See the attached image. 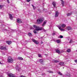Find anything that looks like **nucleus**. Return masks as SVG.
<instances>
[{
    "label": "nucleus",
    "instance_id": "24",
    "mask_svg": "<svg viewBox=\"0 0 77 77\" xmlns=\"http://www.w3.org/2000/svg\"><path fill=\"white\" fill-rule=\"evenodd\" d=\"M63 38V37L62 35H60L58 36L59 38Z\"/></svg>",
    "mask_w": 77,
    "mask_h": 77
},
{
    "label": "nucleus",
    "instance_id": "2",
    "mask_svg": "<svg viewBox=\"0 0 77 77\" xmlns=\"http://www.w3.org/2000/svg\"><path fill=\"white\" fill-rule=\"evenodd\" d=\"M44 18L43 17H41L37 20V23L38 24H40L41 23H42V22L44 21Z\"/></svg>",
    "mask_w": 77,
    "mask_h": 77
},
{
    "label": "nucleus",
    "instance_id": "33",
    "mask_svg": "<svg viewBox=\"0 0 77 77\" xmlns=\"http://www.w3.org/2000/svg\"><path fill=\"white\" fill-rule=\"evenodd\" d=\"M52 35H56V33H53Z\"/></svg>",
    "mask_w": 77,
    "mask_h": 77
},
{
    "label": "nucleus",
    "instance_id": "44",
    "mask_svg": "<svg viewBox=\"0 0 77 77\" xmlns=\"http://www.w3.org/2000/svg\"><path fill=\"white\" fill-rule=\"evenodd\" d=\"M35 7H34L33 8H35Z\"/></svg>",
    "mask_w": 77,
    "mask_h": 77
},
{
    "label": "nucleus",
    "instance_id": "27",
    "mask_svg": "<svg viewBox=\"0 0 77 77\" xmlns=\"http://www.w3.org/2000/svg\"><path fill=\"white\" fill-rule=\"evenodd\" d=\"M40 62L41 63H42L43 62V60L42 59H40Z\"/></svg>",
    "mask_w": 77,
    "mask_h": 77
},
{
    "label": "nucleus",
    "instance_id": "38",
    "mask_svg": "<svg viewBox=\"0 0 77 77\" xmlns=\"http://www.w3.org/2000/svg\"><path fill=\"white\" fill-rule=\"evenodd\" d=\"M2 7H3V6L1 5H0V8H2Z\"/></svg>",
    "mask_w": 77,
    "mask_h": 77
},
{
    "label": "nucleus",
    "instance_id": "30",
    "mask_svg": "<svg viewBox=\"0 0 77 77\" xmlns=\"http://www.w3.org/2000/svg\"><path fill=\"white\" fill-rule=\"evenodd\" d=\"M38 56L39 57H41V54H38Z\"/></svg>",
    "mask_w": 77,
    "mask_h": 77
},
{
    "label": "nucleus",
    "instance_id": "16",
    "mask_svg": "<svg viewBox=\"0 0 77 77\" xmlns=\"http://www.w3.org/2000/svg\"><path fill=\"white\" fill-rule=\"evenodd\" d=\"M6 43L8 44V45H10L11 44V41H8L6 42Z\"/></svg>",
    "mask_w": 77,
    "mask_h": 77
},
{
    "label": "nucleus",
    "instance_id": "10",
    "mask_svg": "<svg viewBox=\"0 0 77 77\" xmlns=\"http://www.w3.org/2000/svg\"><path fill=\"white\" fill-rule=\"evenodd\" d=\"M57 27H58L59 29H60V30H61L62 31H65V30H64V29H62L61 28V27L60 26H57Z\"/></svg>",
    "mask_w": 77,
    "mask_h": 77
},
{
    "label": "nucleus",
    "instance_id": "14",
    "mask_svg": "<svg viewBox=\"0 0 77 77\" xmlns=\"http://www.w3.org/2000/svg\"><path fill=\"white\" fill-rule=\"evenodd\" d=\"M61 27H62V28H64L65 26H66V25L64 24H62V25L61 24V26H60Z\"/></svg>",
    "mask_w": 77,
    "mask_h": 77
},
{
    "label": "nucleus",
    "instance_id": "41",
    "mask_svg": "<svg viewBox=\"0 0 77 77\" xmlns=\"http://www.w3.org/2000/svg\"><path fill=\"white\" fill-rule=\"evenodd\" d=\"M0 64H2V63H1V62H0Z\"/></svg>",
    "mask_w": 77,
    "mask_h": 77
},
{
    "label": "nucleus",
    "instance_id": "6",
    "mask_svg": "<svg viewBox=\"0 0 77 77\" xmlns=\"http://www.w3.org/2000/svg\"><path fill=\"white\" fill-rule=\"evenodd\" d=\"M32 41H33V42L36 44H39V42H38V41H36L34 39H32Z\"/></svg>",
    "mask_w": 77,
    "mask_h": 77
},
{
    "label": "nucleus",
    "instance_id": "40",
    "mask_svg": "<svg viewBox=\"0 0 77 77\" xmlns=\"http://www.w3.org/2000/svg\"><path fill=\"white\" fill-rule=\"evenodd\" d=\"M43 42H41V44H43Z\"/></svg>",
    "mask_w": 77,
    "mask_h": 77
},
{
    "label": "nucleus",
    "instance_id": "11",
    "mask_svg": "<svg viewBox=\"0 0 77 77\" xmlns=\"http://www.w3.org/2000/svg\"><path fill=\"white\" fill-rule=\"evenodd\" d=\"M72 29V28L70 26H67V30H71Z\"/></svg>",
    "mask_w": 77,
    "mask_h": 77
},
{
    "label": "nucleus",
    "instance_id": "20",
    "mask_svg": "<svg viewBox=\"0 0 77 77\" xmlns=\"http://www.w3.org/2000/svg\"><path fill=\"white\" fill-rule=\"evenodd\" d=\"M18 59L19 60H23V58H22V57H18Z\"/></svg>",
    "mask_w": 77,
    "mask_h": 77
},
{
    "label": "nucleus",
    "instance_id": "13",
    "mask_svg": "<svg viewBox=\"0 0 77 77\" xmlns=\"http://www.w3.org/2000/svg\"><path fill=\"white\" fill-rule=\"evenodd\" d=\"M59 64L60 65V66H64V62H60L59 63Z\"/></svg>",
    "mask_w": 77,
    "mask_h": 77
},
{
    "label": "nucleus",
    "instance_id": "15",
    "mask_svg": "<svg viewBox=\"0 0 77 77\" xmlns=\"http://www.w3.org/2000/svg\"><path fill=\"white\" fill-rule=\"evenodd\" d=\"M53 62H54V63H57V62H59V61L57 60H53Z\"/></svg>",
    "mask_w": 77,
    "mask_h": 77
},
{
    "label": "nucleus",
    "instance_id": "5",
    "mask_svg": "<svg viewBox=\"0 0 77 77\" xmlns=\"http://www.w3.org/2000/svg\"><path fill=\"white\" fill-rule=\"evenodd\" d=\"M8 75L9 77H17L16 76L14 75L12 73H8Z\"/></svg>",
    "mask_w": 77,
    "mask_h": 77
},
{
    "label": "nucleus",
    "instance_id": "34",
    "mask_svg": "<svg viewBox=\"0 0 77 77\" xmlns=\"http://www.w3.org/2000/svg\"><path fill=\"white\" fill-rule=\"evenodd\" d=\"M20 77H26L25 76H23V75H22L20 76Z\"/></svg>",
    "mask_w": 77,
    "mask_h": 77
},
{
    "label": "nucleus",
    "instance_id": "17",
    "mask_svg": "<svg viewBox=\"0 0 77 77\" xmlns=\"http://www.w3.org/2000/svg\"><path fill=\"white\" fill-rule=\"evenodd\" d=\"M61 2V4L62 5V6H64V2L63 1V0H60Z\"/></svg>",
    "mask_w": 77,
    "mask_h": 77
},
{
    "label": "nucleus",
    "instance_id": "18",
    "mask_svg": "<svg viewBox=\"0 0 77 77\" xmlns=\"http://www.w3.org/2000/svg\"><path fill=\"white\" fill-rule=\"evenodd\" d=\"M9 16L10 17V18L11 20H12L13 18L12 17V15L11 14H9Z\"/></svg>",
    "mask_w": 77,
    "mask_h": 77
},
{
    "label": "nucleus",
    "instance_id": "39",
    "mask_svg": "<svg viewBox=\"0 0 77 77\" xmlns=\"http://www.w3.org/2000/svg\"><path fill=\"white\" fill-rule=\"evenodd\" d=\"M32 6L33 7V8H34V7H35V6H34L33 5H32Z\"/></svg>",
    "mask_w": 77,
    "mask_h": 77
},
{
    "label": "nucleus",
    "instance_id": "9",
    "mask_svg": "<svg viewBox=\"0 0 77 77\" xmlns=\"http://www.w3.org/2000/svg\"><path fill=\"white\" fill-rule=\"evenodd\" d=\"M17 22L18 23H22V22L21 21V19L19 18L17 19Z\"/></svg>",
    "mask_w": 77,
    "mask_h": 77
},
{
    "label": "nucleus",
    "instance_id": "37",
    "mask_svg": "<svg viewBox=\"0 0 77 77\" xmlns=\"http://www.w3.org/2000/svg\"><path fill=\"white\" fill-rule=\"evenodd\" d=\"M75 63H77V60H75Z\"/></svg>",
    "mask_w": 77,
    "mask_h": 77
},
{
    "label": "nucleus",
    "instance_id": "1",
    "mask_svg": "<svg viewBox=\"0 0 77 77\" xmlns=\"http://www.w3.org/2000/svg\"><path fill=\"white\" fill-rule=\"evenodd\" d=\"M34 28H35V30L36 31H39V30H44V32H45L46 30L44 29L43 27H39V26H37L36 25H34L33 26Z\"/></svg>",
    "mask_w": 77,
    "mask_h": 77
},
{
    "label": "nucleus",
    "instance_id": "25",
    "mask_svg": "<svg viewBox=\"0 0 77 77\" xmlns=\"http://www.w3.org/2000/svg\"><path fill=\"white\" fill-rule=\"evenodd\" d=\"M71 51V50L69 49H68L67 50V52L69 53Z\"/></svg>",
    "mask_w": 77,
    "mask_h": 77
},
{
    "label": "nucleus",
    "instance_id": "21",
    "mask_svg": "<svg viewBox=\"0 0 77 77\" xmlns=\"http://www.w3.org/2000/svg\"><path fill=\"white\" fill-rule=\"evenodd\" d=\"M72 14V13H67V16H70Z\"/></svg>",
    "mask_w": 77,
    "mask_h": 77
},
{
    "label": "nucleus",
    "instance_id": "19",
    "mask_svg": "<svg viewBox=\"0 0 77 77\" xmlns=\"http://www.w3.org/2000/svg\"><path fill=\"white\" fill-rule=\"evenodd\" d=\"M28 35L29 36H32V34L31 33H28Z\"/></svg>",
    "mask_w": 77,
    "mask_h": 77
},
{
    "label": "nucleus",
    "instance_id": "23",
    "mask_svg": "<svg viewBox=\"0 0 77 77\" xmlns=\"http://www.w3.org/2000/svg\"><path fill=\"white\" fill-rule=\"evenodd\" d=\"M58 74H59V75H63V74H62V73L60 72H58Z\"/></svg>",
    "mask_w": 77,
    "mask_h": 77
},
{
    "label": "nucleus",
    "instance_id": "28",
    "mask_svg": "<svg viewBox=\"0 0 77 77\" xmlns=\"http://www.w3.org/2000/svg\"><path fill=\"white\" fill-rule=\"evenodd\" d=\"M48 72L49 73H53V72L52 71H48Z\"/></svg>",
    "mask_w": 77,
    "mask_h": 77
},
{
    "label": "nucleus",
    "instance_id": "4",
    "mask_svg": "<svg viewBox=\"0 0 77 77\" xmlns=\"http://www.w3.org/2000/svg\"><path fill=\"white\" fill-rule=\"evenodd\" d=\"M0 49L2 50H7V49L5 47H3V46H1L0 48Z\"/></svg>",
    "mask_w": 77,
    "mask_h": 77
},
{
    "label": "nucleus",
    "instance_id": "3",
    "mask_svg": "<svg viewBox=\"0 0 77 77\" xmlns=\"http://www.w3.org/2000/svg\"><path fill=\"white\" fill-rule=\"evenodd\" d=\"M8 62L9 63H12V62H13V59L11 57H8Z\"/></svg>",
    "mask_w": 77,
    "mask_h": 77
},
{
    "label": "nucleus",
    "instance_id": "31",
    "mask_svg": "<svg viewBox=\"0 0 77 77\" xmlns=\"http://www.w3.org/2000/svg\"><path fill=\"white\" fill-rule=\"evenodd\" d=\"M34 33L36 34V30H34L33 31Z\"/></svg>",
    "mask_w": 77,
    "mask_h": 77
},
{
    "label": "nucleus",
    "instance_id": "45",
    "mask_svg": "<svg viewBox=\"0 0 77 77\" xmlns=\"http://www.w3.org/2000/svg\"><path fill=\"white\" fill-rule=\"evenodd\" d=\"M63 69L64 68V67H63Z\"/></svg>",
    "mask_w": 77,
    "mask_h": 77
},
{
    "label": "nucleus",
    "instance_id": "12",
    "mask_svg": "<svg viewBox=\"0 0 77 77\" xmlns=\"http://www.w3.org/2000/svg\"><path fill=\"white\" fill-rule=\"evenodd\" d=\"M56 2H52V5H53L54 8H56Z\"/></svg>",
    "mask_w": 77,
    "mask_h": 77
},
{
    "label": "nucleus",
    "instance_id": "35",
    "mask_svg": "<svg viewBox=\"0 0 77 77\" xmlns=\"http://www.w3.org/2000/svg\"><path fill=\"white\" fill-rule=\"evenodd\" d=\"M7 1L8 3H10V2H9V0H7Z\"/></svg>",
    "mask_w": 77,
    "mask_h": 77
},
{
    "label": "nucleus",
    "instance_id": "42",
    "mask_svg": "<svg viewBox=\"0 0 77 77\" xmlns=\"http://www.w3.org/2000/svg\"><path fill=\"white\" fill-rule=\"evenodd\" d=\"M32 29V30H33V28H32V29Z\"/></svg>",
    "mask_w": 77,
    "mask_h": 77
},
{
    "label": "nucleus",
    "instance_id": "7",
    "mask_svg": "<svg viewBox=\"0 0 77 77\" xmlns=\"http://www.w3.org/2000/svg\"><path fill=\"white\" fill-rule=\"evenodd\" d=\"M59 13L57 11H56L55 12V17H57L58 16H59Z\"/></svg>",
    "mask_w": 77,
    "mask_h": 77
},
{
    "label": "nucleus",
    "instance_id": "32",
    "mask_svg": "<svg viewBox=\"0 0 77 77\" xmlns=\"http://www.w3.org/2000/svg\"><path fill=\"white\" fill-rule=\"evenodd\" d=\"M66 75H68V77H71V75H70V74H69V75H68L67 74H66Z\"/></svg>",
    "mask_w": 77,
    "mask_h": 77
},
{
    "label": "nucleus",
    "instance_id": "43",
    "mask_svg": "<svg viewBox=\"0 0 77 77\" xmlns=\"http://www.w3.org/2000/svg\"><path fill=\"white\" fill-rule=\"evenodd\" d=\"M0 77H3L2 76H1Z\"/></svg>",
    "mask_w": 77,
    "mask_h": 77
},
{
    "label": "nucleus",
    "instance_id": "22",
    "mask_svg": "<svg viewBox=\"0 0 77 77\" xmlns=\"http://www.w3.org/2000/svg\"><path fill=\"white\" fill-rule=\"evenodd\" d=\"M56 42L58 43H60V41L59 40H57L56 41Z\"/></svg>",
    "mask_w": 77,
    "mask_h": 77
},
{
    "label": "nucleus",
    "instance_id": "26",
    "mask_svg": "<svg viewBox=\"0 0 77 77\" xmlns=\"http://www.w3.org/2000/svg\"><path fill=\"white\" fill-rule=\"evenodd\" d=\"M56 52L58 53H60V51L59 50H57L56 51Z\"/></svg>",
    "mask_w": 77,
    "mask_h": 77
},
{
    "label": "nucleus",
    "instance_id": "36",
    "mask_svg": "<svg viewBox=\"0 0 77 77\" xmlns=\"http://www.w3.org/2000/svg\"><path fill=\"white\" fill-rule=\"evenodd\" d=\"M30 1V0H26L27 2H29Z\"/></svg>",
    "mask_w": 77,
    "mask_h": 77
},
{
    "label": "nucleus",
    "instance_id": "8",
    "mask_svg": "<svg viewBox=\"0 0 77 77\" xmlns=\"http://www.w3.org/2000/svg\"><path fill=\"white\" fill-rule=\"evenodd\" d=\"M47 20L45 21L43 23V24L42 25V27H44V26H45V25L46 24V23H47Z\"/></svg>",
    "mask_w": 77,
    "mask_h": 77
},
{
    "label": "nucleus",
    "instance_id": "29",
    "mask_svg": "<svg viewBox=\"0 0 77 77\" xmlns=\"http://www.w3.org/2000/svg\"><path fill=\"white\" fill-rule=\"evenodd\" d=\"M73 42L72 40H71L69 42V44H71V43H72Z\"/></svg>",
    "mask_w": 77,
    "mask_h": 77
}]
</instances>
